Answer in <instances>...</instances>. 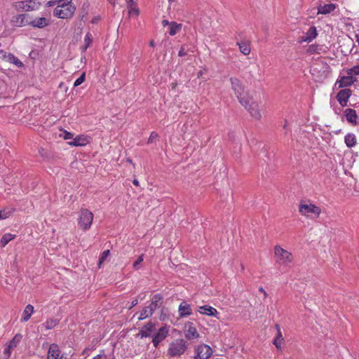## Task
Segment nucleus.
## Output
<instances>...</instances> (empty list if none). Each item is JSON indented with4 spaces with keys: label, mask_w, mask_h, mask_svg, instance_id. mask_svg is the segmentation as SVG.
<instances>
[{
    "label": "nucleus",
    "mask_w": 359,
    "mask_h": 359,
    "mask_svg": "<svg viewBox=\"0 0 359 359\" xmlns=\"http://www.w3.org/2000/svg\"><path fill=\"white\" fill-rule=\"evenodd\" d=\"M230 81L231 88L233 90L236 97L238 99L240 103L244 107H247L251 100V96L249 95L244 90V87L241 81L235 77H231Z\"/></svg>",
    "instance_id": "nucleus-1"
},
{
    "label": "nucleus",
    "mask_w": 359,
    "mask_h": 359,
    "mask_svg": "<svg viewBox=\"0 0 359 359\" xmlns=\"http://www.w3.org/2000/svg\"><path fill=\"white\" fill-rule=\"evenodd\" d=\"M188 348V343L183 339H177L169 344L167 355L172 358L181 356Z\"/></svg>",
    "instance_id": "nucleus-2"
},
{
    "label": "nucleus",
    "mask_w": 359,
    "mask_h": 359,
    "mask_svg": "<svg viewBox=\"0 0 359 359\" xmlns=\"http://www.w3.org/2000/svg\"><path fill=\"white\" fill-rule=\"evenodd\" d=\"M275 262L280 266H288L293 261L292 254L280 245H276L274 248Z\"/></svg>",
    "instance_id": "nucleus-3"
},
{
    "label": "nucleus",
    "mask_w": 359,
    "mask_h": 359,
    "mask_svg": "<svg viewBox=\"0 0 359 359\" xmlns=\"http://www.w3.org/2000/svg\"><path fill=\"white\" fill-rule=\"evenodd\" d=\"M75 11L76 8L72 4V2L67 1L58 4L55 8L53 14L58 18L69 19L73 16Z\"/></svg>",
    "instance_id": "nucleus-4"
},
{
    "label": "nucleus",
    "mask_w": 359,
    "mask_h": 359,
    "mask_svg": "<svg viewBox=\"0 0 359 359\" xmlns=\"http://www.w3.org/2000/svg\"><path fill=\"white\" fill-rule=\"evenodd\" d=\"M299 212L306 217L318 218L321 213V209L313 203L301 202L299 205Z\"/></svg>",
    "instance_id": "nucleus-5"
},
{
    "label": "nucleus",
    "mask_w": 359,
    "mask_h": 359,
    "mask_svg": "<svg viewBox=\"0 0 359 359\" xmlns=\"http://www.w3.org/2000/svg\"><path fill=\"white\" fill-rule=\"evenodd\" d=\"M93 220V214L88 209L82 208L79 212L78 218V225L80 229L86 231L88 230Z\"/></svg>",
    "instance_id": "nucleus-6"
},
{
    "label": "nucleus",
    "mask_w": 359,
    "mask_h": 359,
    "mask_svg": "<svg viewBox=\"0 0 359 359\" xmlns=\"http://www.w3.org/2000/svg\"><path fill=\"white\" fill-rule=\"evenodd\" d=\"M40 6L39 2L34 0L22 1L15 2L13 4L15 8L18 11H29L38 8Z\"/></svg>",
    "instance_id": "nucleus-7"
},
{
    "label": "nucleus",
    "mask_w": 359,
    "mask_h": 359,
    "mask_svg": "<svg viewBox=\"0 0 359 359\" xmlns=\"http://www.w3.org/2000/svg\"><path fill=\"white\" fill-rule=\"evenodd\" d=\"M196 355L200 359H209L212 354V350L208 345L202 344L195 348Z\"/></svg>",
    "instance_id": "nucleus-8"
},
{
    "label": "nucleus",
    "mask_w": 359,
    "mask_h": 359,
    "mask_svg": "<svg viewBox=\"0 0 359 359\" xmlns=\"http://www.w3.org/2000/svg\"><path fill=\"white\" fill-rule=\"evenodd\" d=\"M91 141L90 136L82 134L74 137L73 140L69 142L68 144L72 147H84L90 144Z\"/></svg>",
    "instance_id": "nucleus-9"
},
{
    "label": "nucleus",
    "mask_w": 359,
    "mask_h": 359,
    "mask_svg": "<svg viewBox=\"0 0 359 359\" xmlns=\"http://www.w3.org/2000/svg\"><path fill=\"white\" fill-rule=\"evenodd\" d=\"M168 327L163 326L158 329V332L154 334L152 343L154 347L157 348L159 344L164 339L168 334Z\"/></svg>",
    "instance_id": "nucleus-10"
},
{
    "label": "nucleus",
    "mask_w": 359,
    "mask_h": 359,
    "mask_svg": "<svg viewBox=\"0 0 359 359\" xmlns=\"http://www.w3.org/2000/svg\"><path fill=\"white\" fill-rule=\"evenodd\" d=\"M184 337L188 340L196 339L199 337V333L194 324L188 322L184 325Z\"/></svg>",
    "instance_id": "nucleus-11"
},
{
    "label": "nucleus",
    "mask_w": 359,
    "mask_h": 359,
    "mask_svg": "<svg viewBox=\"0 0 359 359\" xmlns=\"http://www.w3.org/2000/svg\"><path fill=\"white\" fill-rule=\"evenodd\" d=\"M351 95V90L349 88L340 90L336 96V99L341 107H344L347 105L348 100Z\"/></svg>",
    "instance_id": "nucleus-12"
},
{
    "label": "nucleus",
    "mask_w": 359,
    "mask_h": 359,
    "mask_svg": "<svg viewBox=\"0 0 359 359\" xmlns=\"http://www.w3.org/2000/svg\"><path fill=\"white\" fill-rule=\"evenodd\" d=\"M245 108L248 111L251 116L253 117L255 119L259 120L262 118V114L259 104L257 102H255L252 100V97L250 104L248 105L247 107Z\"/></svg>",
    "instance_id": "nucleus-13"
},
{
    "label": "nucleus",
    "mask_w": 359,
    "mask_h": 359,
    "mask_svg": "<svg viewBox=\"0 0 359 359\" xmlns=\"http://www.w3.org/2000/svg\"><path fill=\"white\" fill-rule=\"evenodd\" d=\"M156 330V325L151 322L147 323L139 331L138 336L141 338L150 337L152 336L153 332Z\"/></svg>",
    "instance_id": "nucleus-14"
},
{
    "label": "nucleus",
    "mask_w": 359,
    "mask_h": 359,
    "mask_svg": "<svg viewBox=\"0 0 359 359\" xmlns=\"http://www.w3.org/2000/svg\"><path fill=\"white\" fill-rule=\"evenodd\" d=\"M317 35L318 34L316 27L314 26L310 27L307 32H305L304 35L301 36L299 42L310 43L316 38Z\"/></svg>",
    "instance_id": "nucleus-15"
},
{
    "label": "nucleus",
    "mask_w": 359,
    "mask_h": 359,
    "mask_svg": "<svg viewBox=\"0 0 359 359\" xmlns=\"http://www.w3.org/2000/svg\"><path fill=\"white\" fill-rule=\"evenodd\" d=\"M50 24V20L48 18L40 17L32 19L27 22V25L37 28H43Z\"/></svg>",
    "instance_id": "nucleus-16"
},
{
    "label": "nucleus",
    "mask_w": 359,
    "mask_h": 359,
    "mask_svg": "<svg viewBox=\"0 0 359 359\" xmlns=\"http://www.w3.org/2000/svg\"><path fill=\"white\" fill-rule=\"evenodd\" d=\"M178 313L180 318H184L191 315L192 310L190 304L183 301L179 306Z\"/></svg>",
    "instance_id": "nucleus-17"
},
{
    "label": "nucleus",
    "mask_w": 359,
    "mask_h": 359,
    "mask_svg": "<svg viewBox=\"0 0 359 359\" xmlns=\"http://www.w3.org/2000/svg\"><path fill=\"white\" fill-rule=\"evenodd\" d=\"M344 116L346 121L353 125L357 124L358 115L355 109L348 108L344 110Z\"/></svg>",
    "instance_id": "nucleus-18"
},
{
    "label": "nucleus",
    "mask_w": 359,
    "mask_h": 359,
    "mask_svg": "<svg viewBox=\"0 0 359 359\" xmlns=\"http://www.w3.org/2000/svg\"><path fill=\"white\" fill-rule=\"evenodd\" d=\"M60 354V350L58 345L52 344L48 348L47 359H59Z\"/></svg>",
    "instance_id": "nucleus-19"
},
{
    "label": "nucleus",
    "mask_w": 359,
    "mask_h": 359,
    "mask_svg": "<svg viewBox=\"0 0 359 359\" xmlns=\"http://www.w3.org/2000/svg\"><path fill=\"white\" fill-rule=\"evenodd\" d=\"M355 81V79L353 76L347 74V76H341L340 79L337 81V83H339V88H344L351 86Z\"/></svg>",
    "instance_id": "nucleus-20"
},
{
    "label": "nucleus",
    "mask_w": 359,
    "mask_h": 359,
    "mask_svg": "<svg viewBox=\"0 0 359 359\" xmlns=\"http://www.w3.org/2000/svg\"><path fill=\"white\" fill-rule=\"evenodd\" d=\"M26 16L25 14H20L13 16L11 19L13 25L15 27H22L27 25L28 21L25 20Z\"/></svg>",
    "instance_id": "nucleus-21"
},
{
    "label": "nucleus",
    "mask_w": 359,
    "mask_h": 359,
    "mask_svg": "<svg viewBox=\"0 0 359 359\" xmlns=\"http://www.w3.org/2000/svg\"><path fill=\"white\" fill-rule=\"evenodd\" d=\"M198 311L200 313L209 316H217L218 314L217 309L208 305L199 306Z\"/></svg>",
    "instance_id": "nucleus-22"
},
{
    "label": "nucleus",
    "mask_w": 359,
    "mask_h": 359,
    "mask_svg": "<svg viewBox=\"0 0 359 359\" xmlns=\"http://www.w3.org/2000/svg\"><path fill=\"white\" fill-rule=\"evenodd\" d=\"M162 296L160 294H155L151 299V304L147 306L154 313L160 306Z\"/></svg>",
    "instance_id": "nucleus-23"
},
{
    "label": "nucleus",
    "mask_w": 359,
    "mask_h": 359,
    "mask_svg": "<svg viewBox=\"0 0 359 359\" xmlns=\"http://www.w3.org/2000/svg\"><path fill=\"white\" fill-rule=\"evenodd\" d=\"M336 8L334 4H327L318 8V14H328Z\"/></svg>",
    "instance_id": "nucleus-24"
},
{
    "label": "nucleus",
    "mask_w": 359,
    "mask_h": 359,
    "mask_svg": "<svg viewBox=\"0 0 359 359\" xmlns=\"http://www.w3.org/2000/svg\"><path fill=\"white\" fill-rule=\"evenodd\" d=\"M34 313V306L31 304H28L26 306L25 310L23 311L22 316L21 318V322H27L31 318L32 313Z\"/></svg>",
    "instance_id": "nucleus-25"
},
{
    "label": "nucleus",
    "mask_w": 359,
    "mask_h": 359,
    "mask_svg": "<svg viewBox=\"0 0 359 359\" xmlns=\"http://www.w3.org/2000/svg\"><path fill=\"white\" fill-rule=\"evenodd\" d=\"M344 142L348 148H352L357 143V139L355 134L349 133L344 137Z\"/></svg>",
    "instance_id": "nucleus-26"
},
{
    "label": "nucleus",
    "mask_w": 359,
    "mask_h": 359,
    "mask_svg": "<svg viewBox=\"0 0 359 359\" xmlns=\"http://www.w3.org/2000/svg\"><path fill=\"white\" fill-rule=\"evenodd\" d=\"M237 45L239 46L240 51L245 55H248L250 53L251 48L249 42L241 41L238 42Z\"/></svg>",
    "instance_id": "nucleus-27"
},
{
    "label": "nucleus",
    "mask_w": 359,
    "mask_h": 359,
    "mask_svg": "<svg viewBox=\"0 0 359 359\" xmlns=\"http://www.w3.org/2000/svg\"><path fill=\"white\" fill-rule=\"evenodd\" d=\"M182 29V24H178L175 22H171L169 27V34L171 36L175 35Z\"/></svg>",
    "instance_id": "nucleus-28"
},
{
    "label": "nucleus",
    "mask_w": 359,
    "mask_h": 359,
    "mask_svg": "<svg viewBox=\"0 0 359 359\" xmlns=\"http://www.w3.org/2000/svg\"><path fill=\"white\" fill-rule=\"evenodd\" d=\"M22 338V336L20 334H16L7 345L10 347V348L14 349L20 342Z\"/></svg>",
    "instance_id": "nucleus-29"
},
{
    "label": "nucleus",
    "mask_w": 359,
    "mask_h": 359,
    "mask_svg": "<svg viewBox=\"0 0 359 359\" xmlns=\"http://www.w3.org/2000/svg\"><path fill=\"white\" fill-rule=\"evenodd\" d=\"M7 61L10 63L14 64L18 67H23V63L13 54H8L7 56Z\"/></svg>",
    "instance_id": "nucleus-30"
},
{
    "label": "nucleus",
    "mask_w": 359,
    "mask_h": 359,
    "mask_svg": "<svg viewBox=\"0 0 359 359\" xmlns=\"http://www.w3.org/2000/svg\"><path fill=\"white\" fill-rule=\"evenodd\" d=\"M93 41V35L90 32L86 33L84 37V45L82 46L81 49L83 52H85L88 47L91 45Z\"/></svg>",
    "instance_id": "nucleus-31"
},
{
    "label": "nucleus",
    "mask_w": 359,
    "mask_h": 359,
    "mask_svg": "<svg viewBox=\"0 0 359 359\" xmlns=\"http://www.w3.org/2000/svg\"><path fill=\"white\" fill-rule=\"evenodd\" d=\"M15 237V236L11 233H5L4 235H3L0 240L1 247H5L11 241L14 239Z\"/></svg>",
    "instance_id": "nucleus-32"
},
{
    "label": "nucleus",
    "mask_w": 359,
    "mask_h": 359,
    "mask_svg": "<svg viewBox=\"0 0 359 359\" xmlns=\"http://www.w3.org/2000/svg\"><path fill=\"white\" fill-rule=\"evenodd\" d=\"M59 323V320L56 318H48L44 323V326L47 330H50L55 327Z\"/></svg>",
    "instance_id": "nucleus-33"
},
{
    "label": "nucleus",
    "mask_w": 359,
    "mask_h": 359,
    "mask_svg": "<svg viewBox=\"0 0 359 359\" xmlns=\"http://www.w3.org/2000/svg\"><path fill=\"white\" fill-rule=\"evenodd\" d=\"M154 313L147 306L144 307L140 312V315L138 318L139 320H142L149 316H151Z\"/></svg>",
    "instance_id": "nucleus-34"
},
{
    "label": "nucleus",
    "mask_w": 359,
    "mask_h": 359,
    "mask_svg": "<svg viewBox=\"0 0 359 359\" xmlns=\"http://www.w3.org/2000/svg\"><path fill=\"white\" fill-rule=\"evenodd\" d=\"M110 255V250H104L100 256L99 257V262H98V266L99 267L101 266L102 264L106 260V259Z\"/></svg>",
    "instance_id": "nucleus-35"
},
{
    "label": "nucleus",
    "mask_w": 359,
    "mask_h": 359,
    "mask_svg": "<svg viewBox=\"0 0 359 359\" xmlns=\"http://www.w3.org/2000/svg\"><path fill=\"white\" fill-rule=\"evenodd\" d=\"M346 73L348 75H351L352 76L359 75V64L353 66L352 68L348 69Z\"/></svg>",
    "instance_id": "nucleus-36"
},
{
    "label": "nucleus",
    "mask_w": 359,
    "mask_h": 359,
    "mask_svg": "<svg viewBox=\"0 0 359 359\" xmlns=\"http://www.w3.org/2000/svg\"><path fill=\"white\" fill-rule=\"evenodd\" d=\"M67 1L72 2V0H51V1H48L46 3V7H52L55 5L57 6L58 4H61L63 2H67Z\"/></svg>",
    "instance_id": "nucleus-37"
},
{
    "label": "nucleus",
    "mask_w": 359,
    "mask_h": 359,
    "mask_svg": "<svg viewBox=\"0 0 359 359\" xmlns=\"http://www.w3.org/2000/svg\"><path fill=\"white\" fill-rule=\"evenodd\" d=\"M144 260V255H141L138 259L133 263V269L138 270L140 269V264Z\"/></svg>",
    "instance_id": "nucleus-38"
},
{
    "label": "nucleus",
    "mask_w": 359,
    "mask_h": 359,
    "mask_svg": "<svg viewBox=\"0 0 359 359\" xmlns=\"http://www.w3.org/2000/svg\"><path fill=\"white\" fill-rule=\"evenodd\" d=\"M86 79V74L83 72L75 81L74 83V87H77L80 86L82 83L84 82Z\"/></svg>",
    "instance_id": "nucleus-39"
},
{
    "label": "nucleus",
    "mask_w": 359,
    "mask_h": 359,
    "mask_svg": "<svg viewBox=\"0 0 359 359\" xmlns=\"http://www.w3.org/2000/svg\"><path fill=\"white\" fill-rule=\"evenodd\" d=\"M12 212L6 210H0V219H4L9 217Z\"/></svg>",
    "instance_id": "nucleus-40"
},
{
    "label": "nucleus",
    "mask_w": 359,
    "mask_h": 359,
    "mask_svg": "<svg viewBox=\"0 0 359 359\" xmlns=\"http://www.w3.org/2000/svg\"><path fill=\"white\" fill-rule=\"evenodd\" d=\"M128 8L129 10L128 14L130 15H135L136 16H137L140 13L139 9L136 7H133V5L130 6V7H128Z\"/></svg>",
    "instance_id": "nucleus-41"
},
{
    "label": "nucleus",
    "mask_w": 359,
    "mask_h": 359,
    "mask_svg": "<svg viewBox=\"0 0 359 359\" xmlns=\"http://www.w3.org/2000/svg\"><path fill=\"white\" fill-rule=\"evenodd\" d=\"M12 350H13V348H10V347L6 345V348H4V359H9L11 355V351Z\"/></svg>",
    "instance_id": "nucleus-42"
},
{
    "label": "nucleus",
    "mask_w": 359,
    "mask_h": 359,
    "mask_svg": "<svg viewBox=\"0 0 359 359\" xmlns=\"http://www.w3.org/2000/svg\"><path fill=\"white\" fill-rule=\"evenodd\" d=\"M61 137H62L65 140H73L74 139V135L73 133L64 130L63 135H60Z\"/></svg>",
    "instance_id": "nucleus-43"
},
{
    "label": "nucleus",
    "mask_w": 359,
    "mask_h": 359,
    "mask_svg": "<svg viewBox=\"0 0 359 359\" xmlns=\"http://www.w3.org/2000/svg\"><path fill=\"white\" fill-rule=\"evenodd\" d=\"M157 137H158V134H157V133H156V132H154V131L151 132V134H150V136H149V139H148L147 142H148L149 144L152 143V142H153V141H154V139H156V138H157Z\"/></svg>",
    "instance_id": "nucleus-44"
},
{
    "label": "nucleus",
    "mask_w": 359,
    "mask_h": 359,
    "mask_svg": "<svg viewBox=\"0 0 359 359\" xmlns=\"http://www.w3.org/2000/svg\"><path fill=\"white\" fill-rule=\"evenodd\" d=\"M93 359H107V356L104 353V351H102L101 353L96 356L93 357Z\"/></svg>",
    "instance_id": "nucleus-45"
},
{
    "label": "nucleus",
    "mask_w": 359,
    "mask_h": 359,
    "mask_svg": "<svg viewBox=\"0 0 359 359\" xmlns=\"http://www.w3.org/2000/svg\"><path fill=\"white\" fill-rule=\"evenodd\" d=\"M282 340L283 339L276 337V339L273 340V344L278 348L280 347Z\"/></svg>",
    "instance_id": "nucleus-46"
},
{
    "label": "nucleus",
    "mask_w": 359,
    "mask_h": 359,
    "mask_svg": "<svg viewBox=\"0 0 359 359\" xmlns=\"http://www.w3.org/2000/svg\"><path fill=\"white\" fill-rule=\"evenodd\" d=\"M93 349H95V346L87 347L83 351L82 353L83 355H88Z\"/></svg>",
    "instance_id": "nucleus-47"
},
{
    "label": "nucleus",
    "mask_w": 359,
    "mask_h": 359,
    "mask_svg": "<svg viewBox=\"0 0 359 359\" xmlns=\"http://www.w3.org/2000/svg\"><path fill=\"white\" fill-rule=\"evenodd\" d=\"M187 55V53L184 46H182L179 50L178 55L180 57H184Z\"/></svg>",
    "instance_id": "nucleus-48"
},
{
    "label": "nucleus",
    "mask_w": 359,
    "mask_h": 359,
    "mask_svg": "<svg viewBox=\"0 0 359 359\" xmlns=\"http://www.w3.org/2000/svg\"><path fill=\"white\" fill-rule=\"evenodd\" d=\"M315 50H316V46L314 45L310 46L309 49H308V52L310 53H314Z\"/></svg>",
    "instance_id": "nucleus-49"
},
{
    "label": "nucleus",
    "mask_w": 359,
    "mask_h": 359,
    "mask_svg": "<svg viewBox=\"0 0 359 359\" xmlns=\"http://www.w3.org/2000/svg\"><path fill=\"white\" fill-rule=\"evenodd\" d=\"M259 291L262 293H263L264 297L266 298L267 297V292L265 291V290L262 287H260L259 288Z\"/></svg>",
    "instance_id": "nucleus-50"
},
{
    "label": "nucleus",
    "mask_w": 359,
    "mask_h": 359,
    "mask_svg": "<svg viewBox=\"0 0 359 359\" xmlns=\"http://www.w3.org/2000/svg\"><path fill=\"white\" fill-rule=\"evenodd\" d=\"M276 328L278 330V335L276 337H279L280 339H283L282 337V334H281V332H280V330L279 328V326L278 325H276Z\"/></svg>",
    "instance_id": "nucleus-51"
},
{
    "label": "nucleus",
    "mask_w": 359,
    "mask_h": 359,
    "mask_svg": "<svg viewBox=\"0 0 359 359\" xmlns=\"http://www.w3.org/2000/svg\"><path fill=\"white\" fill-rule=\"evenodd\" d=\"M170 22H169V21H168V20H163V21H162V25H163V26H164V27H165V26H166V25H168V26L170 27Z\"/></svg>",
    "instance_id": "nucleus-52"
},
{
    "label": "nucleus",
    "mask_w": 359,
    "mask_h": 359,
    "mask_svg": "<svg viewBox=\"0 0 359 359\" xmlns=\"http://www.w3.org/2000/svg\"><path fill=\"white\" fill-rule=\"evenodd\" d=\"M137 304H138V300L137 299L133 300L132 302H131V306H130V309H131L132 307L136 306Z\"/></svg>",
    "instance_id": "nucleus-53"
},
{
    "label": "nucleus",
    "mask_w": 359,
    "mask_h": 359,
    "mask_svg": "<svg viewBox=\"0 0 359 359\" xmlns=\"http://www.w3.org/2000/svg\"><path fill=\"white\" fill-rule=\"evenodd\" d=\"M127 3V7H130V6H133L134 4L133 0H126Z\"/></svg>",
    "instance_id": "nucleus-54"
},
{
    "label": "nucleus",
    "mask_w": 359,
    "mask_h": 359,
    "mask_svg": "<svg viewBox=\"0 0 359 359\" xmlns=\"http://www.w3.org/2000/svg\"><path fill=\"white\" fill-rule=\"evenodd\" d=\"M99 20H100V18L99 17H95L94 18L92 19L91 23L92 24L97 23Z\"/></svg>",
    "instance_id": "nucleus-55"
},
{
    "label": "nucleus",
    "mask_w": 359,
    "mask_h": 359,
    "mask_svg": "<svg viewBox=\"0 0 359 359\" xmlns=\"http://www.w3.org/2000/svg\"><path fill=\"white\" fill-rule=\"evenodd\" d=\"M133 183L135 186L138 187L140 185L139 181L137 179L133 180Z\"/></svg>",
    "instance_id": "nucleus-56"
},
{
    "label": "nucleus",
    "mask_w": 359,
    "mask_h": 359,
    "mask_svg": "<svg viewBox=\"0 0 359 359\" xmlns=\"http://www.w3.org/2000/svg\"><path fill=\"white\" fill-rule=\"evenodd\" d=\"M59 359H68L67 355L65 354H60Z\"/></svg>",
    "instance_id": "nucleus-57"
},
{
    "label": "nucleus",
    "mask_w": 359,
    "mask_h": 359,
    "mask_svg": "<svg viewBox=\"0 0 359 359\" xmlns=\"http://www.w3.org/2000/svg\"><path fill=\"white\" fill-rule=\"evenodd\" d=\"M287 124H288L287 121V120H285V123H284V125H283V128H284V129H287Z\"/></svg>",
    "instance_id": "nucleus-58"
},
{
    "label": "nucleus",
    "mask_w": 359,
    "mask_h": 359,
    "mask_svg": "<svg viewBox=\"0 0 359 359\" xmlns=\"http://www.w3.org/2000/svg\"><path fill=\"white\" fill-rule=\"evenodd\" d=\"M356 41L359 45V33L355 35Z\"/></svg>",
    "instance_id": "nucleus-59"
},
{
    "label": "nucleus",
    "mask_w": 359,
    "mask_h": 359,
    "mask_svg": "<svg viewBox=\"0 0 359 359\" xmlns=\"http://www.w3.org/2000/svg\"><path fill=\"white\" fill-rule=\"evenodd\" d=\"M149 45H150V46L154 47L155 46L154 41H151L150 43H149Z\"/></svg>",
    "instance_id": "nucleus-60"
},
{
    "label": "nucleus",
    "mask_w": 359,
    "mask_h": 359,
    "mask_svg": "<svg viewBox=\"0 0 359 359\" xmlns=\"http://www.w3.org/2000/svg\"><path fill=\"white\" fill-rule=\"evenodd\" d=\"M334 112H335L336 114H339V111H340V109H339V108L338 109H334Z\"/></svg>",
    "instance_id": "nucleus-61"
},
{
    "label": "nucleus",
    "mask_w": 359,
    "mask_h": 359,
    "mask_svg": "<svg viewBox=\"0 0 359 359\" xmlns=\"http://www.w3.org/2000/svg\"><path fill=\"white\" fill-rule=\"evenodd\" d=\"M111 4H115V0H108Z\"/></svg>",
    "instance_id": "nucleus-62"
},
{
    "label": "nucleus",
    "mask_w": 359,
    "mask_h": 359,
    "mask_svg": "<svg viewBox=\"0 0 359 359\" xmlns=\"http://www.w3.org/2000/svg\"><path fill=\"white\" fill-rule=\"evenodd\" d=\"M127 161H128V163H133L132 160H131V159H130V158H128V159H127Z\"/></svg>",
    "instance_id": "nucleus-63"
},
{
    "label": "nucleus",
    "mask_w": 359,
    "mask_h": 359,
    "mask_svg": "<svg viewBox=\"0 0 359 359\" xmlns=\"http://www.w3.org/2000/svg\"><path fill=\"white\" fill-rule=\"evenodd\" d=\"M194 359H200L199 358H198L197 356H195L194 357Z\"/></svg>",
    "instance_id": "nucleus-64"
}]
</instances>
